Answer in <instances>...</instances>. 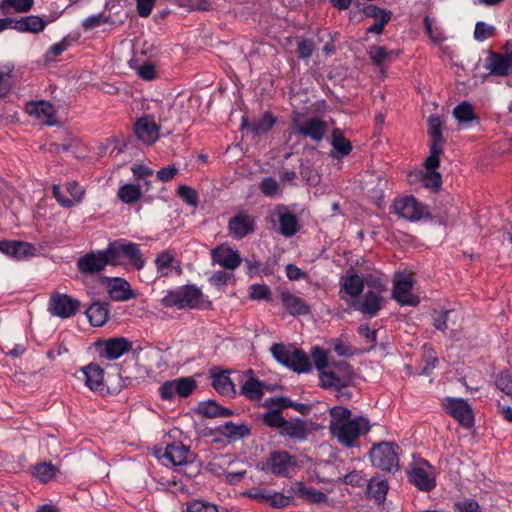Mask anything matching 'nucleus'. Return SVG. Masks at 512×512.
Masks as SVG:
<instances>
[{
	"mask_svg": "<svg viewBox=\"0 0 512 512\" xmlns=\"http://www.w3.org/2000/svg\"><path fill=\"white\" fill-rule=\"evenodd\" d=\"M329 430L342 446L347 448L357 447L361 436L370 430L369 420L363 416L352 418V412L343 406H334L329 409Z\"/></svg>",
	"mask_w": 512,
	"mask_h": 512,
	"instance_id": "obj_1",
	"label": "nucleus"
},
{
	"mask_svg": "<svg viewBox=\"0 0 512 512\" xmlns=\"http://www.w3.org/2000/svg\"><path fill=\"white\" fill-rule=\"evenodd\" d=\"M320 386L336 393L339 401H347L352 393L346 390L354 383V372L352 366L344 361H331L329 367L319 373Z\"/></svg>",
	"mask_w": 512,
	"mask_h": 512,
	"instance_id": "obj_2",
	"label": "nucleus"
},
{
	"mask_svg": "<svg viewBox=\"0 0 512 512\" xmlns=\"http://www.w3.org/2000/svg\"><path fill=\"white\" fill-rule=\"evenodd\" d=\"M367 287L370 288L361 298L352 303L354 310L370 318L375 317L383 308L385 300L382 293L387 290L381 278L367 274Z\"/></svg>",
	"mask_w": 512,
	"mask_h": 512,
	"instance_id": "obj_3",
	"label": "nucleus"
},
{
	"mask_svg": "<svg viewBox=\"0 0 512 512\" xmlns=\"http://www.w3.org/2000/svg\"><path fill=\"white\" fill-rule=\"evenodd\" d=\"M165 307H177L178 309L208 308L209 301L204 300V295L196 285H184L175 290H170L162 298Z\"/></svg>",
	"mask_w": 512,
	"mask_h": 512,
	"instance_id": "obj_4",
	"label": "nucleus"
},
{
	"mask_svg": "<svg viewBox=\"0 0 512 512\" xmlns=\"http://www.w3.org/2000/svg\"><path fill=\"white\" fill-rule=\"evenodd\" d=\"M270 351L277 362L294 372L307 373L312 368L307 354L293 345L275 343L271 346Z\"/></svg>",
	"mask_w": 512,
	"mask_h": 512,
	"instance_id": "obj_5",
	"label": "nucleus"
},
{
	"mask_svg": "<svg viewBox=\"0 0 512 512\" xmlns=\"http://www.w3.org/2000/svg\"><path fill=\"white\" fill-rule=\"evenodd\" d=\"M293 133L308 138L315 143H320L327 135L328 125L319 117L305 118L297 113L293 119Z\"/></svg>",
	"mask_w": 512,
	"mask_h": 512,
	"instance_id": "obj_6",
	"label": "nucleus"
},
{
	"mask_svg": "<svg viewBox=\"0 0 512 512\" xmlns=\"http://www.w3.org/2000/svg\"><path fill=\"white\" fill-rule=\"evenodd\" d=\"M399 446L391 442L375 444L369 455L372 465L383 471H397L399 469Z\"/></svg>",
	"mask_w": 512,
	"mask_h": 512,
	"instance_id": "obj_7",
	"label": "nucleus"
},
{
	"mask_svg": "<svg viewBox=\"0 0 512 512\" xmlns=\"http://www.w3.org/2000/svg\"><path fill=\"white\" fill-rule=\"evenodd\" d=\"M413 284L414 275L411 272H396L393 278V299L402 306H417L419 298L411 293Z\"/></svg>",
	"mask_w": 512,
	"mask_h": 512,
	"instance_id": "obj_8",
	"label": "nucleus"
},
{
	"mask_svg": "<svg viewBox=\"0 0 512 512\" xmlns=\"http://www.w3.org/2000/svg\"><path fill=\"white\" fill-rule=\"evenodd\" d=\"M268 218L273 227H276L278 224L276 230L284 237H292L300 229L296 215L292 213L285 205L275 206L274 209L269 212Z\"/></svg>",
	"mask_w": 512,
	"mask_h": 512,
	"instance_id": "obj_9",
	"label": "nucleus"
},
{
	"mask_svg": "<svg viewBox=\"0 0 512 512\" xmlns=\"http://www.w3.org/2000/svg\"><path fill=\"white\" fill-rule=\"evenodd\" d=\"M81 302L64 293H54L48 301V311L51 315L66 319L75 316L80 310Z\"/></svg>",
	"mask_w": 512,
	"mask_h": 512,
	"instance_id": "obj_10",
	"label": "nucleus"
},
{
	"mask_svg": "<svg viewBox=\"0 0 512 512\" xmlns=\"http://www.w3.org/2000/svg\"><path fill=\"white\" fill-rule=\"evenodd\" d=\"M95 347L100 358L113 361L128 353L133 343L125 337H113L98 340Z\"/></svg>",
	"mask_w": 512,
	"mask_h": 512,
	"instance_id": "obj_11",
	"label": "nucleus"
},
{
	"mask_svg": "<svg viewBox=\"0 0 512 512\" xmlns=\"http://www.w3.org/2000/svg\"><path fill=\"white\" fill-rule=\"evenodd\" d=\"M428 126V134L432 139V143L429 156L426 158V165L428 168H438L440 165L439 157L443 152L444 146L440 118L438 116H430Z\"/></svg>",
	"mask_w": 512,
	"mask_h": 512,
	"instance_id": "obj_12",
	"label": "nucleus"
},
{
	"mask_svg": "<svg viewBox=\"0 0 512 512\" xmlns=\"http://www.w3.org/2000/svg\"><path fill=\"white\" fill-rule=\"evenodd\" d=\"M246 495L258 503L274 509L285 508L292 502L291 496L266 487H253L246 492Z\"/></svg>",
	"mask_w": 512,
	"mask_h": 512,
	"instance_id": "obj_13",
	"label": "nucleus"
},
{
	"mask_svg": "<svg viewBox=\"0 0 512 512\" xmlns=\"http://www.w3.org/2000/svg\"><path fill=\"white\" fill-rule=\"evenodd\" d=\"M409 480L419 490L430 492L436 486V473L427 460L418 461L409 472Z\"/></svg>",
	"mask_w": 512,
	"mask_h": 512,
	"instance_id": "obj_14",
	"label": "nucleus"
},
{
	"mask_svg": "<svg viewBox=\"0 0 512 512\" xmlns=\"http://www.w3.org/2000/svg\"><path fill=\"white\" fill-rule=\"evenodd\" d=\"M392 211L397 216L409 221L420 220L428 213L427 208L413 196L396 199L393 202Z\"/></svg>",
	"mask_w": 512,
	"mask_h": 512,
	"instance_id": "obj_15",
	"label": "nucleus"
},
{
	"mask_svg": "<svg viewBox=\"0 0 512 512\" xmlns=\"http://www.w3.org/2000/svg\"><path fill=\"white\" fill-rule=\"evenodd\" d=\"M160 459L163 464L178 467L180 472L187 474L186 468L192 461V454L183 444L172 443L166 447Z\"/></svg>",
	"mask_w": 512,
	"mask_h": 512,
	"instance_id": "obj_16",
	"label": "nucleus"
},
{
	"mask_svg": "<svg viewBox=\"0 0 512 512\" xmlns=\"http://www.w3.org/2000/svg\"><path fill=\"white\" fill-rule=\"evenodd\" d=\"M447 413L456 419L463 427L474 425V415L471 406L462 398H447L444 403Z\"/></svg>",
	"mask_w": 512,
	"mask_h": 512,
	"instance_id": "obj_17",
	"label": "nucleus"
},
{
	"mask_svg": "<svg viewBox=\"0 0 512 512\" xmlns=\"http://www.w3.org/2000/svg\"><path fill=\"white\" fill-rule=\"evenodd\" d=\"M195 387L196 384L192 378L183 377L164 382L159 387V393L162 399L172 400L175 396H189Z\"/></svg>",
	"mask_w": 512,
	"mask_h": 512,
	"instance_id": "obj_18",
	"label": "nucleus"
},
{
	"mask_svg": "<svg viewBox=\"0 0 512 512\" xmlns=\"http://www.w3.org/2000/svg\"><path fill=\"white\" fill-rule=\"evenodd\" d=\"M485 68L492 76L505 77L512 73V49L506 53L488 52Z\"/></svg>",
	"mask_w": 512,
	"mask_h": 512,
	"instance_id": "obj_19",
	"label": "nucleus"
},
{
	"mask_svg": "<svg viewBox=\"0 0 512 512\" xmlns=\"http://www.w3.org/2000/svg\"><path fill=\"white\" fill-rule=\"evenodd\" d=\"M107 265H110V262L105 250L92 251L80 257L77 261L79 271L86 274L99 273Z\"/></svg>",
	"mask_w": 512,
	"mask_h": 512,
	"instance_id": "obj_20",
	"label": "nucleus"
},
{
	"mask_svg": "<svg viewBox=\"0 0 512 512\" xmlns=\"http://www.w3.org/2000/svg\"><path fill=\"white\" fill-rule=\"evenodd\" d=\"M295 465V457L286 451H275L266 461V469L277 476H287Z\"/></svg>",
	"mask_w": 512,
	"mask_h": 512,
	"instance_id": "obj_21",
	"label": "nucleus"
},
{
	"mask_svg": "<svg viewBox=\"0 0 512 512\" xmlns=\"http://www.w3.org/2000/svg\"><path fill=\"white\" fill-rule=\"evenodd\" d=\"M211 257L214 263L229 270L238 268L242 262L239 253L227 244H221L212 249Z\"/></svg>",
	"mask_w": 512,
	"mask_h": 512,
	"instance_id": "obj_22",
	"label": "nucleus"
},
{
	"mask_svg": "<svg viewBox=\"0 0 512 512\" xmlns=\"http://www.w3.org/2000/svg\"><path fill=\"white\" fill-rule=\"evenodd\" d=\"M0 251L3 254L19 261L34 256L36 253V247L33 244L24 241L4 240L0 241Z\"/></svg>",
	"mask_w": 512,
	"mask_h": 512,
	"instance_id": "obj_23",
	"label": "nucleus"
},
{
	"mask_svg": "<svg viewBox=\"0 0 512 512\" xmlns=\"http://www.w3.org/2000/svg\"><path fill=\"white\" fill-rule=\"evenodd\" d=\"M255 220L246 212H239L228 222L229 234L235 239H242L254 232Z\"/></svg>",
	"mask_w": 512,
	"mask_h": 512,
	"instance_id": "obj_24",
	"label": "nucleus"
},
{
	"mask_svg": "<svg viewBox=\"0 0 512 512\" xmlns=\"http://www.w3.org/2000/svg\"><path fill=\"white\" fill-rule=\"evenodd\" d=\"M134 132L137 138L146 145L155 143L159 138V127L150 116L138 119L134 125Z\"/></svg>",
	"mask_w": 512,
	"mask_h": 512,
	"instance_id": "obj_25",
	"label": "nucleus"
},
{
	"mask_svg": "<svg viewBox=\"0 0 512 512\" xmlns=\"http://www.w3.org/2000/svg\"><path fill=\"white\" fill-rule=\"evenodd\" d=\"M26 111L44 124H56L55 109L50 102L44 100L30 102L26 106Z\"/></svg>",
	"mask_w": 512,
	"mask_h": 512,
	"instance_id": "obj_26",
	"label": "nucleus"
},
{
	"mask_svg": "<svg viewBox=\"0 0 512 512\" xmlns=\"http://www.w3.org/2000/svg\"><path fill=\"white\" fill-rule=\"evenodd\" d=\"M108 294L114 301H128L136 297L128 281L123 278H112L108 284Z\"/></svg>",
	"mask_w": 512,
	"mask_h": 512,
	"instance_id": "obj_27",
	"label": "nucleus"
},
{
	"mask_svg": "<svg viewBox=\"0 0 512 512\" xmlns=\"http://www.w3.org/2000/svg\"><path fill=\"white\" fill-rule=\"evenodd\" d=\"M310 433L307 424L302 419L286 420L283 429L279 431V434L284 437H289L293 440L302 442L308 438Z\"/></svg>",
	"mask_w": 512,
	"mask_h": 512,
	"instance_id": "obj_28",
	"label": "nucleus"
},
{
	"mask_svg": "<svg viewBox=\"0 0 512 512\" xmlns=\"http://www.w3.org/2000/svg\"><path fill=\"white\" fill-rule=\"evenodd\" d=\"M155 266L159 277H168L172 270H175L178 275L182 273L179 261L168 251H163L157 255Z\"/></svg>",
	"mask_w": 512,
	"mask_h": 512,
	"instance_id": "obj_29",
	"label": "nucleus"
},
{
	"mask_svg": "<svg viewBox=\"0 0 512 512\" xmlns=\"http://www.w3.org/2000/svg\"><path fill=\"white\" fill-rule=\"evenodd\" d=\"M85 377V384L92 390L101 392L104 390V370L94 363L82 368Z\"/></svg>",
	"mask_w": 512,
	"mask_h": 512,
	"instance_id": "obj_30",
	"label": "nucleus"
},
{
	"mask_svg": "<svg viewBox=\"0 0 512 512\" xmlns=\"http://www.w3.org/2000/svg\"><path fill=\"white\" fill-rule=\"evenodd\" d=\"M47 22L44 21L40 16L29 15L21 17L19 20L14 21L12 28L16 29L21 33H33L38 34L46 28Z\"/></svg>",
	"mask_w": 512,
	"mask_h": 512,
	"instance_id": "obj_31",
	"label": "nucleus"
},
{
	"mask_svg": "<svg viewBox=\"0 0 512 512\" xmlns=\"http://www.w3.org/2000/svg\"><path fill=\"white\" fill-rule=\"evenodd\" d=\"M364 286H367V275L361 277L351 270L342 278V290L353 298L362 293Z\"/></svg>",
	"mask_w": 512,
	"mask_h": 512,
	"instance_id": "obj_32",
	"label": "nucleus"
},
{
	"mask_svg": "<svg viewBox=\"0 0 512 512\" xmlns=\"http://www.w3.org/2000/svg\"><path fill=\"white\" fill-rule=\"evenodd\" d=\"M85 314L92 326L101 327L109 319V304L94 302L86 309Z\"/></svg>",
	"mask_w": 512,
	"mask_h": 512,
	"instance_id": "obj_33",
	"label": "nucleus"
},
{
	"mask_svg": "<svg viewBox=\"0 0 512 512\" xmlns=\"http://www.w3.org/2000/svg\"><path fill=\"white\" fill-rule=\"evenodd\" d=\"M280 298L283 306L291 315H306L310 312L305 301L290 292H282Z\"/></svg>",
	"mask_w": 512,
	"mask_h": 512,
	"instance_id": "obj_34",
	"label": "nucleus"
},
{
	"mask_svg": "<svg viewBox=\"0 0 512 512\" xmlns=\"http://www.w3.org/2000/svg\"><path fill=\"white\" fill-rule=\"evenodd\" d=\"M219 432L225 437L229 438L231 441H237L245 436L250 434L249 427L244 424H235L231 421L225 422L223 425L219 426Z\"/></svg>",
	"mask_w": 512,
	"mask_h": 512,
	"instance_id": "obj_35",
	"label": "nucleus"
},
{
	"mask_svg": "<svg viewBox=\"0 0 512 512\" xmlns=\"http://www.w3.org/2000/svg\"><path fill=\"white\" fill-rule=\"evenodd\" d=\"M331 145L333 151L339 154V156H334L335 158L347 156L352 151L351 142L345 138L342 130L339 128L332 130Z\"/></svg>",
	"mask_w": 512,
	"mask_h": 512,
	"instance_id": "obj_36",
	"label": "nucleus"
},
{
	"mask_svg": "<svg viewBox=\"0 0 512 512\" xmlns=\"http://www.w3.org/2000/svg\"><path fill=\"white\" fill-rule=\"evenodd\" d=\"M122 250L124 258L137 270L144 268L145 260L138 244L125 239V249Z\"/></svg>",
	"mask_w": 512,
	"mask_h": 512,
	"instance_id": "obj_37",
	"label": "nucleus"
},
{
	"mask_svg": "<svg viewBox=\"0 0 512 512\" xmlns=\"http://www.w3.org/2000/svg\"><path fill=\"white\" fill-rule=\"evenodd\" d=\"M212 379L213 387L220 394L228 396L235 393L234 384L229 378L227 372L220 371L217 373H213Z\"/></svg>",
	"mask_w": 512,
	"mask_h": 512,
	"instance_id": "obj_38",
	"label": "nucleus"
},
{
	"mask_svg": "<svg viewBox=\"0 0 512 512\" xmlns=\"http://www.w3.org/2000/svg\"><path fill=\"white\" fill-rule=\"evenodd\" d=\"M198 412L209 418L213 417H228L233 414V412L225 407H221L214 401H207L199 404Z\"/></svg>",
	"mask_w": 512,
	"mask_h": 512,
	"instance_id": "obj_39",
	"label": "nucleus"
},
{
	"mask_svg": "<svg viewBox=\"0 0 512 512\" xmlns=\"http://www.w3.org/2000/svg\"><path fill=\"white\" fill-rule=\"evenodd\" d=\"M275 122V117L270 112H265L259 120L249 126V130L253 136L265 135L272 129Z\"/></svg>",
	"mask_w": 512,
	"mask_h": 512,
	"instance_id": "obj_40",
	"label": "nucleus"
},
{
	"mask_svg": "<svg viewBox=\"0 0 512 512\" xmlns=\"http://www.w3.org/2000/svg\"><path fill=\"white\" fill-rule=\"evenodd\" d=\"M122 249H125V239H117L108 244L105 251L111 266H118L123 263L125 258Z\"/></svg>",
	"mask_w": 512,
	"mask_h": 512,
	"instance_id": "obj_41",
	"label": "nucleus"
},
{
	"mask_svg": "<svg viewBox=\"0 0 512 512\" xmlns=\"http://www.w3.org/2000/svg\"><path fill=\"white\" fill-rule=\"evenodd\" d=\"M367 491L371 497H373L377 502L381 503L386 499L388 483L384 479L373 477L368 483Z\"/></svg>",
	"mask_w": 512,
	"mask_h": 512,
	"instance_id": "obj_42",
	"label": "nucleus"
},
{
	"mask_svg": "<svg viewBox=\"0 0 512 512\" xmlns=\"http://www.w3.org/2000/svg\"><path fill=\"white\" fill-rule=\"evenodd\" d=\"M426 172L422 173L421 183L423 187L432 191H438L442 185V178L439 172L435 171L436 168H428L426 161L424 162Z\"/></svg>",
	"mask_w": 512,
	"mask_h": 512,
	"instance_id": "obj_43",
	"label": "nucleus"
},
{
	"mask_svg": "<svg viewBox=\"0 0 512 512\" xmlns=\"http://www.w3.org/2000/svg\"><path fill=\"white\" fill-rule=\"evenodd\" d=\"M241 392L251 400H260L263 396V384L251 377L247 379L241 387Z\"/></svg>",
	"mask_w": 512,
	"mask_h": 512,
	"instance_id": "obj_44",
	"label": "nucleus"
},
{
	"mask_svg": "<svg viewBox=\"0 0 512 512\" xmlns=\"http://www.w3.org/2000/svg\"><path fill=\"white\" fill-rule=\"evenodd\" d=\"M142 196L141 188L135 184H125L118 190L119 199L126 204L138 201Z\"/></svg>",
	"mask_w": 512,
	"mask_h": 512,
	"instance_id": "obj_45",
	"label": "nucleus"
},
{
	"mask_svg": "<svg viewBox=\"0 0 512 512\" xmlns=\"http://www.w3.org/2000/svg\"><path fill=\"white\" fill-rule=\"evenodd\" d=\"M13 66H0V98L6 97L13 86Z\"/></svg>",
	"mask_w": 512,
	"mask_h": 512,
	"instance_id": "obj_46",
	"label": "nucleus"
},
{
	"mask_svg": "<svg viewBox=\"0 0 512 512\" xmlns=\"http://www.w3.org/2000/svg\"><path fill=\"white\" fill-rule=\"evenodd\" d=\"M311 357L319 373L326 370L332 361L329 359V352L319 346L312 347Z\"/></svg>",
	"mask_w": 512,
	"mask_h": 512,
	"instance_id": "obj_47",
	"label": "nucleus"
},
{
	"mask_svg": "<svg viewBox=\"0 0 512 512\" xmlns=\"http://www.w3.org/2000/svg\"><path fill=\"white\" fill-rule=\"evenodd\" d=\"M55 467L50 463H40L33 467V476L41 482H48L55 476Z\"/></svg>",
	"mask_w": 512,
	"mask_h": 512,
	"instance_id": "obj_48",
	"label": "nucleus"
},
{
	"mask_svg": "<svg viewBox=\"0 0 512 512\" xmlns=\"http://www.w3.org/2000/svg\"><path fill=\"white\" fill-rule=\"evenodd\" d=\"M453 115L460 123H467L475 118L472 106L467 101L457 105L453 110Z\"/></svg>",
	"mask_w": 512,
	"mask_h": 512,
	"instance_id": "obj_49",
	"label": "nucleus"
},
{
	"mask_svg": "<svg viewBox=\"0 0 512 512\" xmlns=\"http://www.w3.org/2000/svg\"><path fill=\"white\" fill-rule=\"evenodd\" d=\"M33 4L34 0H2L0 9L5 10L12 8L16 12L26 13L33 7Z\"/></svg>",
	"mask_w": 512,
	"mask_h": 512,
	"instance_id": "obj_50",
	"label": "nucleus"
},
{
	"mask_svg": "<svg viewBox=\"0 0 512 512\" xmlns=\"http://www.w3.org/2000/svg\"><path fill=\"white\" fill-rule=\"evenodd\" d=\"M398 54L394 51L387 50L384 46H373L370 48L369 56L376 65H381L387 59Z\"/></svg>",
	"mask_w": 512,
	"mask_h": 512,
	"instance_id": "obj_51",
	"label": "nucleus"
},
{
	"mask_svg": "<svg viewBox=\"0 0 512 512\" xmlns=\"http://www.w3.org/2000/svg\"><path fill=\"white\" fill-rule=\"evenodd\" d=\"M110 22L111 19L109 16L105 15L104 13H98L85 18L82 21V28L84 31H91L96 27Z\"/></svg>",
	"mask_w": 512,
	"mask_h": 512,
	"instance_id": "obj_52",
	"label": "nucleus"
},
{
	"mask_svg": "<svg viewBox=\"0 0 512 512\" xmlns=\"http://www.w3.org/2000/svg\"><path fill=\"white\" fill-rule=\"evenodd\" d=\"M496 28L486 22L478 21L474 29V39L483 42L495 34Z\"/></svg>",
	"mask_w": 512,
	"mask_h": 512,
	"instance_id": "obj_53",
	"label": "nucleus"
},
{
	"mask_svg": "<svg viewBox=\"0 0 512 512\" xmlns=\"http://www.w3.org/2000/svg\"><path fill=\"white\" fill-rule=\"evenodd\" d=\"M454 310H435L432 313L433 326L440 331L448 328V321Z\"/></svg>",
	"mask_w": 512,
	"mask_h": 512,
	"instance_id": "obj_54",
	"label": "nucleus"
},
{
	"mask_svg": "<svg viewBox=\"0 0 512 512\" xmlns=\"http://www.w3.org/2000/svg\"><path fill=\"white\" fill-rule=\"evenodd\" d=\"M263 421L266 425L281 431L286 419L281 415L279 410H272L263 415Z\"/></svg>",
	"mask_w": 512,
	"mask_h": 512,
	"instance_id": "obj_55",
	"label": "nucleus"
},
{
	"mask_svg": "<svg viewBox=\"0 0 512 512\" xmlns=\"http://www.w3.org/2000/svg\"><path fill=\"white\" fill-rule=\"evenodd\" d=\"M187 512H229L225 509L218 510L217 506L208 502L194 500L187 505Z\"/></svg>",
	"mask_w": 512,
	"mask_h": 512,
	"instance_id": "obj_56",
	"label": "nucleus"
},
{
	"mask_svg": "<svg viewBox=\"0 0 512 512\" xmlns=\"http://www.w3.org/2000/svg\"><path fill=\"white\" fill-rule=\"evenodd\" d=\"M496 387L505 393L506 395L512 396V376L507 372H501L496 377Z\"/></svg>",
	"mask_w": 512,
	"mask_h": 512,
	"instance_id": "obj_57",
	"label": "nucleus"
},
{
	"mask_svg": "<svg viewBox=\"0 0 512 512\" xmlns=\"http://www.w3.org/2000/svg\"><path fill=\"white\" fill-rule=\"evenodd\" d=\"M178 196L181 197L190 206H197L198 204L197 192L187 185L179 186Z\"/></svg>",
	"mask_w": 512,
	"mask_h": 512,
	"instance_id": "obj_58",
	"label": "nucleus"
},
{
	"mask_svg": "<svg viewBox=\"0 0 512 512\" xmlns=\"http://www.w3.org/2000/svg\"><path fill=\"white\" fill-rule=\"evenodd\" d=\"M181 7H187L195 11H207L211 8L209 0H177Z\"/></svg>",
	"mask_w": 512,
	"mask_h": 512,
	"instance_id": "obj_59",
	"label": "nucleus"
},
{
	"mask_svg": "<svg viewBox=\"0 0 512 512\" xmlns=\"http://www.w3.org/2000/svg\"><path fill=\"white\" fill-rule=\"evenodd\" d=\"M260 190L265 196L272 197L278 193L279 184L274 178L267 177L261 181Z\"/></svg>",
	"mask_w": 512,
	"mask_h": 512,
	"instance_id": "obj_60",
	"label": "nucleus"
},
{
	"mask_svg": "<svg viewBox=\"0 0 512 512\" xmlns=\"http://www.w3.org/2000/svg\"><path fill=\"white\" fill-rule=\"evenodd\" d=\"M314 51V44L311 40L303 39L298 42L297 52L298 57L301 59H308Z\"/></svg>",
	"mask_w": 512,
	"mask_h": 512,
	"instance_id": "obj_61",
	"label": "nucleus"
},
{
	"mask_svg": "<svg viewBox=\"0 0 512 512\" xmlns=\"http://www.w3.org/2000/svg\"><path fill=\"white\" fill-rule=\"evenodd\" d=\"M66 191L71 195L74 204L79 203L85 194L83 187L75 181L66 184Z\"/></svg>",
	"mask_w": 512,
	"mask_h": 512,
	"instance_id": "obj_62",
	"label": "nucleus"
},
{
	"mask_svg": "<svg viewBox=\"0 0 512 512\" xmlns=\"http://www.w3.org/2000/svg\"><path fill=\"white\" fill-rule=\"evenodd\" d=\"M343 483L360 487L364 484L365 478L362 471H352L340 479Z\"/></svg>",
	"mask_w": 512,
	"mask_h": 512,
	"instance_id": "obj_63",
	"label": "nucleus"
},
{
	"mask_svg": "<svg viewBox=\"0 0 512 512\" xmlns=\"http://www.w3.org/2000/svg\"><path fill=\"white\" fill-rule=\"evenodd\" d=\"M250 297L254 300L269 299L270 290L266 285L254 284L250 287Z\"/></svg>",
	"mask_w": 512,
	"mask_h": 512,
	"instance_id": "obj_64",
	"label": "nucleus"
}]
</instances>
